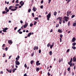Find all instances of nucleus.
<instances>
[{
	"instance_id": "obj_1",
	"label": "nucleus",
	"mask_w": 76,
	"mask_h": 76,
	"mask_svg": "<svg viewBox=\"0 0 76 76\" xmlns=\"http://www.w3.org/2000/svg\"><path fill=\"white\" fill-rule=\"evenodd\" d=\"M13 7V6H10L9 8V10H11L12 11H15V10H16L17 9H18V7H15L14 8H15V9H12V8Z\"/></svg>"
},
{
	"instance_id": "obj_2",
	"label": "nucleus",
	"mask_w": 76,
	"mask_h": 76,
	"mask_svg": "<svg viewBox=\"0 0 76 76\" xmlns=\"http://www.w3.org/2000/svg\"><path fill=\"white\" fill-rule=\"evenodd\" d=\"M51 17V13L50 12L49 14L47 15V19L48 20H50V18Z\"/></svg>"
},
{
	"instance_id": "obj_3",
	"label": "nucleus",
	"mask_w": 76,
	"mask_h": 76,
	"mask_svg": "<svg viewBox=\"0 0 76 76\" xmlns=\"http://www.w3.org/2000/svg\"><path fill=\"white\" fill-rule=\"evenodd\" d=\"M28 23H27L26 22H25V25H23V27L24 28H26L27 26H28Z\"/></svg>"
},
{
	"instance_id": "obj_4",
	"label": "nucleus",
	"mask_w": 76,
	"mask_h": 76,
	"mask_svg": "<svg viewBox=\"0 0 76 76\" xmlns=\"http://www.w3.org/2000/svg\"><path fill=\"white\" fill-rule=\"evenodd\" d=\"M15 64H17V65L18 66H19V64H20V62H19V61H18V60H16L15 61Z\"/></svg>"
},
{
	"instance_id": "obj_5",
	"label": "nucleus",
	"mask_w": 76,
	"mask_h": 76,
	"mask_svg": "<svg viewBox=\"0 0 76 76\" xmlns=\"http://www.w3.org/2000/svg\"><path fill=\"white\" fill-rule=\"evenodd\" d=\"M39 61H37V62H36V64L37 65V66H38L39 65H40V64H41V63H39Z\"/></svg>"
},
{
	"instance_id": "obj_6",
	"label": "nucleus",
	"mask_w": 76,
	"mask_h": 76,
	"mask_svg": "<svg viewBox=\"0 0 76 76\" xmlns=\"http://www.w3.org/2000/svg\"><path fill=\"white\" fill-rule=\"evenodd\" d=\"M76 41V39L75 37H73L71 41V42H74Z\"/></svg>"
},
{
	"instance_id": "obj_7",
	"label": "nucleus",
	"mask_w": 76,
	"mask_h": 76,
	"mask_svg": "<svg viewBox=\"0 0 76 76\" xmlns=\"http://www.w3.org/2000/svg\"><path fill=\"white\" fill-rule=\"evenodd\" d=\"M8 43L10 45H11V44H12V41L11 40H9L8 41Z\"/></svg>"
},
{
	"instance_id": "obj_8",
	"label": "nucleus",
	"mask_w": 76,
	"mask_h": 76,
	"mask_svg": "<svg viewBox=\"0 0 76 76\" xmlns=\"http://www.w3.org/2000/svg\"><path fill=\"white\" fill-rule=\"evenodd\" d=\"M37 10V9L36 8H35V7H34L33 8V10L34 12H36V10Z\"/></svg>"
},
{
	"instance_id": "obj_9",
	"label": "nucleus",
	"mask_w": 76,
	"mask_h": 76,
	"mask_svg": "<svg viewBox=\"0 0 76 76\" xmlns=\"http://www.w3.org/2000/svg\"><path fill=\"white\" fill-rule=\"evenodd\" d=\"M58 32L61 33V32H63V31L62 30H61V29H59L58 30Z\"/></svg>"
},
{
	"instance_id": "obj_10",
	"label": "nucleus",
	"mask_w": 76,
	"mask_h": 76,
	"mask_svg": "<svg viewBox=\"0 0 76 76\" xmlns=\"http://www.w3.org/2000/svg\"><path fill=\"white\" fill-rule=\"evenodd\" d=\"M69 10L67 11V13H66V15H67V17H69Z\"/></svg>"
},
{
	"instance_id": "obj_11",
	"label": "nucleus",
	"mask_w": 76,
	"mask_h": 76,
	"mask_svg": "<svg viewBox=\"0 0 76 76\" xmlns=\"http://www.w3.org/2000/svg\"><path fill=\"white\" fill-rule=\"evenodd\" d=\"M53 54V53H52V51H50V52H49V54L50 56H51Z\"/></svg>"
},
{
	"instance_id": "obj_12",
	"label": "nucleus",
	"mask_w": 76,
	"mask_h": 76,
	"mask_svg": "<svg viewBox=\"0 0 76 76\" xmlns=\"http://www.w3.org/2000/svg\"><path fill=\"white\" fill-rule=\"evenodd\" d=\"M53 15L54 16H56L57 15V12L55 11L53 13Z\"/></svg>"
},
{
	"instance_id": "obj_13",
	"label": "nucleus",
	"mask_w": 76,
	"mask_h": 76,
	"mask_svg": "<svg viewBox=\"0 0 76 76\" xmlns=\"http://www.w3.org/2000/svg\"><path fill=\"white\" fill-rule=\"evenodd\" d=\"M36 70L37 72H38V71H39V67L37 68H36Z\"/></svg>"
},
{
	"instance_id": "obj_14",
	"label": "nucleus",
	"mask_w": 76,
	"mask_h": 76,
	"mask_svg": "<svg viewBox=\"0 0 76 76\" xmlns=\"http://www.w3.org/2000/svg\"><path fill=\"white\" fill-rule=\"evenodd\" d=\"M31 34H32V33L31 32H30L28 34L27 36V37H29L31 36Z\"/></svg>"
},
{
	"instance_id": "obj_15",
	"label": "nucleus",
	"mask_w": 76,
	"mask_h": 76,
	"mask_svg": "<svg viewBox=\"0 0 76 76\" xmlns=\"http://www.w3.org/2000/svg\"><path fill=\"white\" fill-rule=\"evenodd\" d=\"M72 48L73 50H76V48L75 46H73L72 47Z\"/></svg>"
},
{
	"instance_id": "obj_16",
	"label": "nucleus",
	"mask_w": 76,
	"mask_h": 76,
	"mask_svg": "<svg viewBox=\"0 0 76 76\" xmlns=\"http://www.w3.org/2000/svg\"><path fill=\"white\" fill-rule=\"evenodd\" d=\"M72 45L73 46H75L76 45V42L73 43H72Z\"/></svg>"
},
{
	"instance_id": "obj_17",
	"label": "nucleus",
	"mask_w": 76,
	"mask_h": 76,
	"mask_svg": "<svg viewBox=\"0 0 76 76\" xmlns=\"http://www.w3.org/2000/svg\"><path fill=\"white\" fill-rule=\"evenodd\" d=\"M34 19H35V20L37 19L38 20L37 22H39V20H38V17H36L35 18H34Z\"/></svg>"
},
{
	"instance_id": "obj_18",
	"label": "nucleus",
	"mask_w": 76,
	"mask_h": 76,
	"mask_svg": "<svg viewBox=\"0 0 76 76\" xmlns=\"http://www.w3.org/2000/svg\"><path fill=\"white\" fill-rule=\"evenodd\" d=\"M70 21H69L68 23V26H70Z\"/></svg>"
},
{
	"instance_id": "obj_19",
	"label": "nucleus",
	"mask_w": 76,
	"mask_h": 76,
	"mask_svg": "<svg viewBox=\"0 0 76 76\" xmlns=\"http://www.w3.org/2000/svg\"><path fill=\"white\" fill-rule=\"evenodd\" d=\"M34 55V52H33L32 53H31V57H33Z\"/></svg>"
},
{
	"instance_id": "obj_20",
	"label": "nucleus",
	"mask_w": 76,
	"mask_h": 76,
	"mask_svg": "<svg viewBox=\"0 0 76 76\" xmlns=\"http://www.w3.org/2000/svg\"><path fill=\"white\" fill-rule=\"evenodd\" d=\"M4 30H5V31H6V30H7L8 29V28H3Z\"/></svg>"
},
{
	"instance_id": "obj_21",
	"label": "nucleus",
	"mask_w": 76,
	"mask_h": 76,
	"mask_svg": "<svg viewBox=\"0 0 76 76\" xmlns=\"http://www.w3.org/2000/svg\"><path fill=\"white\" fill-rule=\"evenodd\" d=\"M37 23V22L36 21H34V25H36Z\"/></svg>"
},
{
	"instance_id": "obj_22",
	"label": "nucleus",
	"mask_w": 76,
	"mask_h": 76,
	"mask_svg": "<svg viewBox=\"0 0 76 76\" xmlns=\"http://www.w3.org/2000/svg\"><path fill=\"white\" fill-rule=\"evenodd\" d=\"M72 25H73V26H76V23H73Z\"/></svg>"
},
{
	"instance_id": "obj_23",
	"label": "nucleus",
	"mask_w": 76,
	"mask_h": 76,
	"mask_svg": "<svg viewBox=\"0 0 76 76\" xmlns=\"http://www.w3.org/2000/svg\"><path fill=\"white\" fill-rule=\"evenodd\" d=\"M64 20H65L66 22H67V21H68V19L66 18H65Z\"/></svg>"
},
{
	"instance_id": "obj_24",
	"label": "nucleus",
	"mask_w": 76,
	"mask_h": 76,
	"mask_svg": "<svg viewBox=\"0 0 76 76\" xmlns=\"http://www.w3.org/2000/svg\"><path fill=\"white\" fill-rule=\"evenodd\" d=\"M31 9H29L28 10V12L29 13H30V12H31Z\"/></svg>"
},
{
	"instance_id": "obj_25",
	"label": "nucleus",
	"mask_w": 76,
	"mask_h": 76,
	"mask_svg": "<svg viewBox=\"0 0 76 76\" xmlns=\"http://www.w3.org/2000/svg\"><path fill=\"white\" fill-rule=\"evenodd\" d=\"M59 22H62V17H61L60 19L59 20Z\"/></svg>"
},
{
	"instance_id": "obj_26",
	"label": "nucleus",
	"mask_w": 76,
	"mask_h": 76,
	"mask_svg": "<svg viewBox=\"0 0 76 76\" xmlns=\"http://www.w3.org/2000/svg\"><path fill=\"white\" fill-rule=\"evenodd\" d=\"M72 61H73V58H71V60H70V63H72Z\"/></svg>"
},
{
	"instance_id": "obj_27",
	"label": "nucleus",
	"mask_w": 76,
	"mask_h": 76,
	"mask_svg": "<svg viewBox=\"0 0 76 76\" xmlns=\"http://www.w3.org/2000/svg\"><path fill=\"white\" fill-rule=\"evenodd\" d=\"M31 63V64H32L33 63H34V61L33 60H31L30 62Z\"/></svg>"
},
{
	"instance_id": "obj_28",
	"label": "nucleus",
	"mask_w": 76,
	"mask_h": 76,
	"mask_svg": "<svg viewBox=\"0 0 76 76\" xmlns=\"http://www.w3.org/2000/svg\"><path fill=\"white\" fill-rule=\"evenodd\" d=\"M30 26L31 27H32V26H33V24H32V23H31L30 25Z\"/></svg>"
},
{
	"instance_id": "obj_29",
	"label": "nucleus",
	"mask_w": 76,
	"mask_h": 76,
	"mask_svg": "<svg viewBox=\"0 0 76 76\" xmlns=\"http://www.w3.org/2000/svg\"><path fill=\"white\" fill-rule=\"evenodd\" d=\"M70 67H69V68H68L67 69V70L68 71H70Z\"/></svg>"
},
{
	"instance_id": "obj_30",
	"label": "nucleus",
	"mask_w": 76,
	"mask_h": 76,
	"mask_svg": "<svg viewBox=\"0 0 76 76\" xmlns=\"http://www.w3.org/2000/svg\"><path fill=\"white\" fill-rule=\"evenodd\" d=\"M75 15H72V16H71V18H74V17H75Z\"/></svg>"
},
{
	"instance_id": "obj_31",
	"label": "nucleus",
	"mask_w": 76,
	"mask_h": 76,
	"mask_svg": "<svg viewBox=\"0 0 76 76\" xmlns=\"http://www.w3.org/2000/svg\"><path fill=\"white\" fill-rule=\"evenodd\" d=\"M47 46L48 47H50V43H48L47 45Z\"/></svg>"
},
{
	"instance_id": "obj_32",
	"label": "nucleus",
	"mask_w": 76,
	"mask_h": 76,
	"mask_svg": "<svg viewBox=\"0 0 76 76\" xmlns=\"http://www.w3.org/2000/svg\"><path fill=\"white\" fill-rule=\"evenodd\" d=\"M63 35H62V34L60 35V37L61 38H62V37H63Z\"/></svg>"
},
{
	"instance_id": "obj_33",
	"label": "nucleus",
	"mask_w": 76,
	"mask_h": 76,
	"mask_svg": "<svg viewBox=\"0 0 76 76\" xmlns=\"http://www.w3.org/2000/svg\"><path fill=\"white\" fill-rule=\"evenodd\" d=\"M6 11V13H7V12H9V10L7 9Z\"/></svg>"
},
{
	"instance_id": "obj_34",
	"label": "nucleus",
	"mask_w": 76,
	"mask_h": 76,
	"mask_svg": "<svg viewBox=\"0 0 76 76\" xmlns=\"http://www.w3.org/2000/svg\"><path fill=\"white\" fill-rule=\"evenodd\" d=\"M6 13V12L5 11L2 12V14H5V13Z\"/></svg>"
},
{
	"instance_id": "obj_35",
	"label": "nucleus",
	"mask_w": 76,
	"mask_h": 76,
	"mask_svg": "<svg viewBox=\"0 0 76 76\" xmlns=\"http://www.w3.org/2000/svg\"><path fill=\"white\" fill-rule=\"evenodd\" d=\"M61 18V17H58L57 18H56V20H58V19H59L60 20Z\"/></svg>"
},
{
	"instance_id": "obj_36",
	"label": "nucleus",
	"mask_w": 76,
	"mask_h": 76,
	"mask_svg": "<svg viewBox=\"0 0 76 76\" xmlns=\"http://www.w3.org/2000/svg\"><path fill=\"white\" fill-rule=\"evenodd\" d=\"M48 76H50L51 75V74L49 72H48Z\"/></svg>"
},
{
	"instance_id": "obj_37",
	"label": "nucleus",
	"mask_w": 76,
	"mask_h": 76,
	"mask_svg": "<svg viewBox=\"0 0 76 76\" xmlns=\"http://www.w3.org/2000/svg\"><path fill=\"white\" fill-rule=\"evenodd\" d=\"M58 26H59V24L58 23L57 24V25L56 26V28H58Z\"/></svg>"
},
{
	"instance_id": "obj_38",
	"label": "nucleus",
	"mask_w": 76,
	"mask_h": 76,
	"mask_svg": "<svg viewBox=\"0 0 76 76\" xmlns=\"http://www.w3.org/2000/svg\"><path fill=\"white\" fill-rule=\"evenodd\" d=\"M5 51H7V50H8V48L6 47L5 48Z\"/></svg>"
},
{
	"instance_id": "obj_39",
	"label": "nucleus",
	"mask_w": 76,
	"mask_h": 76,
	"mask_svg": "<svg viewBox=\"0 0 76 76\" xmlns=\"http://www.w3.org/2000/svg\"><path fill=\"white\" fill-rule=\"evenodd\" d=\"M50 48L51 49L52 48H53V45H50Z\"/></svg>"
},
{
	"instance_id": "obj_40",
	"label": "nucleus",
	"mask_w": 76,
	"mask_h": 76,
	"mask_svg": "<svg viewBox=\"0 0 76 76\" xmlns=\"http://www.w3.org/2000/svg\"><path fill=\"white\" fill-rule=\"evenodd\" d=\"M51 0H49L48 3L49 4H50V2H51Z\"/></svg>"
},
{
	"instance_id": "obj_41",
	"label": "nucleus",
	"mask_w": 76,
	"mask_h": 76,
	"mask_svg": "<svg viewBox=\"0 0 76 76\" xmlns=\"http://www.w3.org/2000/svg\"><path fill=\"white\" fill-rule=\"evenodd\" d=\"M24 4V2H23V3L21 4V6H22Z\"/></svg>"
},
{
	"instance_id": "obj_42",
	"label": "nucleus",
	"mask_w": 76,
	"mask_h": 76,
	"mask_svg": "<svg viewBox=\"0 0 76 76\" xmlns=\"http://www.w3.org/2000/svg\"><path fill=\"white\" fill-rule=\"evenodd\" d=\"M31 15L32 16H33V18L34 17V13H32Z\"/></svg>"
},
{
	"instance_id": "obj_43",
	"label": "nucleus",
	"mask_w": 76,
	"mask_h": 76,
	"mask_svg": "<svg viewBox=\"0 0 76 76\" xmlns=\"http://www.w3.org/2000/svg\"><path fill=\"white\" fill-rule=\"evenodd\" d=\"M19 0H17L16 1H15V3H19V1H18Z\"/></svg>"
},
{
	"instance_id": "obj_44",
	"label": "nucleus",
	"mask_w": 76,
	"mask_h": 76,
	"mask_svg": "<svg viewBox=\"0 0 76 76\" xmlns=\"http://www.w3.org/2000/svg\"><path fill=\"white\" fill-rule=\"evenodd\" d=\"M69 51H70V49H68L66 51L67 53H69Z\"/></svg>"
},
{
	"instance_id": "obj_45",
	"label": "nucleus",
	"mask_w": 76,
	"mask_h": 76,
	"mask_svg": "<svg viewBox=\"0 0 76 76\" xmlns=\"http://www.w3.org/2000/svg\"><path fill=\"white\" fill-rule=\"evenodd\" d=\"M70 0H68V1H67V2L66 3V4H67V3H69V2H70Z\"/></svg>"
},
{
	"instance_id": "obj_46",
	"label": "nucleus",
	"mask_w": 76,
	"mask_h": 76,
	"mask_svg": "<svg viewBox=\"0 0 76 76\" xmlns=\"http://www.w3.org/2000/svg\"><path fill=\"white\" fill-rule=\"evenodd\" d=\"M23 1H20V2L19 3L20 4H22L21 3H23Z\"/></svg>"
},
{
	"instance_id": "obj_47",
	"label": "nucleus",
	"mask_w": 76,
	"mask_h": 76,
	"mask_svg": "<svg viewBox=\"0 0 76 76\" xmlns=\"http://www.w3.org/2000/svg\"><path fill=\"white\" fill-rule=\"evenodd\" d=\"M41 53V50H39V53Z\"/></svg>"
},
{
	"instance_id": "obj_48",
	"label": "nucleus",
	"mask_w": 76,
	"mask_h": 76,
	"mask_svg": "<svg viewBox=\"0 0 76 76\" xmlns=\"http://www.w3.org/2000/svg\"><path fill=\"white\" fill-rule=\"evenodd\" d=\"M24 67H26V68L27 67V65H26V64H25L24 65Z\"/></svg>"
},
{
	"instance_id": "obj_49",
	"label": "nucleus",
	"mask_w": 76,
	"mask_h": 76,
	"mask_svg": "<svg viewBox=\"0 0 76 76\" xmlns=\"http://www.w3.org/2000/svg\"><path fill=\"white\" fill-rule=\"evenodd\" d=\"M18 33H19V34H22V32L21 31H19Z\"/></svg>"
},
{
	"instance_id": "obj_50",
	"label": "nucleus",
	"mask_w": 76,
	"mask_h": 76,
	"mask_svg": "<svg viewBox=\"0 0 76 76\" xmlns=\"http://www.w3.org/2000/svg\"><path fill=\"white\" fill-rule=\"evenodd\" d=\"M44 3V1L43 0H42L41 1V4H42V3Z\"/></svg>"
},
{
	"instance_id": "obj_51",
	"label": "nucleus",
	"mask_w": 76,
	"mask_h": 76,
	"mask_svg": "<svg viewBox=\"0 0 76 76\" xmlns=\"http://www.w3.org/2000/svg\"><path fill=\"white\" fill-rule=\"evenodd\" d=\"M41 9H43V5H41L40 6Z\"/></svg>"
},
{
	"instance_id": "obj_52",
	"label": "nucleus",
	"mask_w": 76,
	"mask_h": 76,
	"mask_svg": "<svg viewBox=\"0 0 76 76\" xmlns=\"http://www.w3.org/2000/svg\"><path fill=\"white\" fill-rule=\"evenodd\" d=\"M74 69L75 70H76V65H75L74 66Z\"/></svg>"
},
{
	"instance_id": "obj_53",
	"label": "nucleus",
	"mask_w": 76,
	"mask_h": 76,
	"mask_svg": "<svg viewBox=\"0 0 76 76\" xmlns=\"http://www.w3.org/2000/svg\"><path fill=\"white\" fill-rule=\"evenodd\" d=\"M3 55L4 56H3V57H5V56H6V55H5V53H4Z\"/></svg>"
},
{
	"instance_id": "obj_54",
	"label": "nucleus",
	"mask_w": 76,
	"mask_h": 76,
	"mask_svg": "<svg viewBox=\"0 0 76 76\" xmlns=\"http://www.w3.org/2000/svg\"><path fill=\"white\" fill-rule=\"evenodd\" d=\"M72 76H74L75 75V73L72 72Z\"/></svg>"
},
{
	"instance_id": "obj_55",
	"label": "nucleus",
	"mask_w": 76,
	"mask_h": 76,
	"mask_svg": "<svg viewBox=\"0 0 76 76\" xmlns=\"http://www.w3.org/2000/svg\"><path fill=\"white\" fill-rule=\"evenodd\" d=\"M12 71H13L12 72H13V73H14V72H15V69H13Z\"/></svg>"
},
{
	"instance_id": "obj_56",
	"label": "nucleus",
	"mask_w": 76,
	"mask_h": 76,
	"mask_svg": "<svg viewBox=\"0 0 76 76\" xmlns=\"http://www.w3.org/2000/svg\"><path fill=\"white\" fill-rule=\"evenodd\" d=\"M64 18H66V19H69V17H65Z\"/></svg>"
},
{
	"instance_id": "obj_57",
	"label": "nucleus",
	"mask_w": 76,
	"mask_h": 76,
	"mask_svg": "<svg viewBox=\"0 0 76 76\" xmlns=\"http://www.w3.org/2000/svg\"><path fill=\"white\" fill-rule=\"evenodd\" d=\"M20 30H21V29L20 28L19 30H18V31H17V32H19L20 31Z\"/></svg>"
},
{
	"instance_id": "obj_58",
	"label": "nucleus",
	"mask_w": 76,
	"mask_h": 76,
	"mask_svg": "<svg viewBox=\"0 0 76 76\" xmlns=\"http://www.w3.org/2000/svg\"><path fill=\"white\" fill-rule=\"evenodd\" d=\"M4 46H5V44H4L2 46V47H4Z\"/></svg>"
},
{
	"instance_id": "obj_59",
	"label": "nucleus",
	"mask_w": 76,
	"mask_h": 76,
	"mask_svg": "<svg viewBox=\"0 0 76 76\" xmlns=\"http://www.w3.org/2000/svg\"><path fill=\"white\" fill-rule=\"evenodd\" d=\"M54 42H53L52 43V45H53V46H54Z\"/></svg>"
},
{
	"instance_id": "obj_60",
	"label": "nucleus",
	"mask_w": 76,
	"mask_h": 76,
	"mask_svg": "<svg viewBox=\"0 0 76 76\" xmlns=\"http://www.w3.org/2000/svg\"><path fill=\"white\" fill-rule=\"evenodd\" d=\"M17 58H18L19 59L20 58V56H19L18 55L17 56Z\"/></svg>"
},
{
	"instance_id": "obj_61",
	"label": "nucleus",
	"mask_w": 76,
	"mask_h": 76,
	"mask_svg": "<svg viewBox=\"0 0 76 76\" xmlns=\"http://www.w3.org/2000/svg\"><path fill=\"white\" fill-rule=\"evenodd\" d=\"M12 69H10L9 70L10 73H12Z\"/></svg>"
},
{
	"instance_id": "obj_62",
	"label": "nucleus",
	"mask_w": 76,
	"mask_h": 76,
	"mask_svg": "<svg viewBox=\"0 0 76 76\" xmlns=\"http://www.w3.org/2000/svg\"><path fill=\"white\" fill-rule=\"evenodd\" d=\"M20 22L21 23H23V21H22V20H20Z\"/></svg>"
},
{
	"instance_id": "obj_63",
	"label": "nucleus",
	"mask_w": 76,
	"mask_h": 76,
	"mask_svg": "<svg viewBox=\"0 0 76 76\" xmlns=\"http://www.w3.org/2000/svg\"><path fill=\"white\" fill-rule=\"evenodd\" d=\"M36 50H38V46H37L36 48Z\"/></svg>"
},
{
	"instance_id": "obj_64",
	"label": "nucleus",
	"mask_w": 76,
	"mask_h": 76,
	"mask_svg": "<svg viewBox=\"0 0 76 76\" xmlns=\"http://www.w3.org/2000/svg\"><path fill=\"white\" fill-rule=\"evenodd\" d=\"M17 28H18V27H15V28H14V30H16V29H17Z\"/></svg>"
}]
</instances>
